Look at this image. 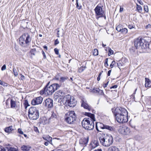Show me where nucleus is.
Returning <instances> with one entry per match:
<instances>
[{
    "mask_svg": "<svg viewBox=\"0 0 151 151\" xmlns=\"http://www.w3.org/2000/svg\"><path fill=\"white\" fill-rule=\"evenodd\" d=\"M123 8L121 6H120V8L119 10V12H121L123 11Z\"/></svg>",
    "mask_w": 151,
    "mask_h": 151,
    "instance_id": "obj_59",
    "label": "nucleus"
},
{
    "mask_svg": "<svg viewBox=\"0 0 151 151\" xmlns=\"http://www.w3.org/2000/svg\"><path fill=\"white\" fill-rule=\"evenodd\" d=\"M0 151H6V150L4 147L0 146Z\"/></svg>",
    "mask_w": 151,
    "mask_h": 151,
    "instance_id": "obj_48",
    "label": "nucleus"
},
{
    "mask_svg": "<svg viewBox=\"0 0 151 151\" xmlns=\"http://www.w3.org/2000/svg\"><path fill=\"white\" fill-rule=\"evenodd\" d=\"M31 147L28 145H23L21 147V150L23 151H28L29 150Z\"/></svg>",
    "mask_w": 151,
    "mask_h": 151,
    "instance_id": "obj_22",
    "label": "nucleus"
},
{
    "mask_svg": "<svg viewBox=\"0 0 151 151\" xmlns=\"http://www.w3.org/2000/svg\"><path fill=\"white\" fill-rule=\"evenodd\" d=\"M43 48L45 49H46V50H47V47L46 45H44V46H43Z\"/></svg>",
    "mask_w": 151,
    "mask_h": 151,
    "instance_id": "obj_62",
    "label": "nucleus"
},
{
    "mask_svg": "<svg viewBox=\"0 0 151 151\" xmlns=\"http://www.w3.org/2000/svg\"><path fill=\"white\" fill-rule=\"evenodd\" d=\"M55 95L60 97V99H63L65 95L64 92L62 90H59L55 93Z\"/></svg>",
    "mask_w": 151,
    "mask_h": 151,
    "instance_id": "obj_17",
    "label": "nucleus"
},
{
    "mask_svg": "<svg viewBox=\"0 0 151 151\" xmlns=\"http://www.w3.org/2000/svg\"><path fill=\"white\" fill-rule=\"evenodd\" d=\"M111 70H110L108 71V73H107V75L108 76H110V73H111Z\"/></svg>",
    "mask_w": 151,
    "mask_h": 151,
    "instance_id": "obj_60",
    "label": "nucleus"
},
{
    "mask_svg": "<svg viewBox=\"0 0 151 151\" xmlns=\"http://www.w3.org/2000/svg\"><path fill=\"white\" fill-rule=\"evenodd\" d=\"M96 13V17L98 19L100 17H104L106 19V17L105 16L104 12L102 10V8L101 6L98 5L94 9Z\"/></svg>",
    "mask_w": 151,
    "mask_h": 151,
    "instance_id": "obj_9",
    "label": "nucleus"
},
{
    "mask_svg": "<svg viewBox=\"0 0 151 151\" xmlns=\"http://www.w3.org/2000/svg\"><path fill=\"white\" fill-rule=\"evenodd\" d=\"M121 32L124 34H126L127 32V29L126 28H122Z\"/></svg>",
    "mask_w": 151,
    "mask_h": 151,
    "instance_id": "obj_33",
    "label": "nucleus"
},
{
    "mask_svg": "<svg viewBox=\"0 0 151 151\" xmlns=\"http://www.w3.org/2000/svg\"><path fill=\"white\" fill-rule=\"evenodd\" d=\"M18 132L20 134H24L23 132L22 131L21 129L19 128L18 129Z\"/></svg>",
    "mask_w": 151,
    "mask_h": 151,
    "instance_id": "obj_43",
    "label": "nucleus"
},
{
    "mask_svg": "<svg viewBox=\"0 0 151 151\" xmlns=\"http://www.w3.org/2000/svg\"><path fill=\"white\" fill-rule=\"evenodd\" d=\"M8 151H18V150L16 148L14 147H7Z\"/></svg>",
    "mask_w": 151,
    "mask_h": 151,
    "instance_id": "obj_29",
    "label": "nucleus"
},
{
    "mask_svg": "<svg viewBox=\"0 0 151 151\" xmlns=\"http://www.w3.org/2000/svg\"><path fill=\"white\" fill-rule=\"evenodd\" d=\"M51 151H63L61 149H58L54 150Z\"/></svg>",
    "mask_w": 151,
    "mask_h": 151,
    "instance_id": "obj_61",
    "label": "nucleus"
},
{
    "mask_svg": "<svg viewBox=\"0 0 151 151\" xmlns=\"http://www.w3.org/2000/svg\"><path fill=\"white\" fill-rule=\"evenodd\" d=\"M117 87V86L116 85H115L114 86H113L111 87H110V88L111 89L112 88H116Z\"/></svg>",
    "mask_w": 151,
    "mask_h": 151,
    "instance_id": "obj_52",
    "label": "nucleus"
},
{
    "mask_svg": "<svg viewBox=\"0 0 151 151\" xmlns=\"http://www.w3.org/2000/svg\"><path fill=\"white\" fill-rule=\"evenodd\" d=\"M36 51V49H33L31 51V53L35 52Z\"/></svg>",
    "mask_w": 151,
    "mask_h": 151,
    "instance_id": "obj_58",
    "label": "nucleus"
},
{
    "mask_svg": "<svg viewBox=\"0 0 151 151\" xmlns=\"http://www.w3.org/2000/svg\"><path fill=\"white\" fill-rule=\"evenodd\" d=\"M63 103L66 106L74 107L76 104V101L73 96L68 95L64 96L62 99Z\"/></svg>",
    "mask_w": 151,
    "mask_h": 151,
    "instance_id": "obj_4",
    "label": "nucleus"
},
{
    "mask_svg": "<svg viewBox=\"0 0 151 151\" xmlns=\"http://www.w3.org/2000/svg\"><path fill=\"white\" fill-rule=\"evenodd\" d=\"M137 9L138 11L139 12H141L142 10V7L137 4Z\"/></svg>",
    "mask_w": 151,
    "mask_h": 151,
    "instance_id": "obj_31",
    "label": "nucleus"
},
{
    "mask_svg": "<svg viewBox=\"0 0 151 151\" xmlns=\"http://www.w3.org/2000/svg\"><path fill=\"white\" fill-rule=\"evenodd\" d=\"M56 117V115H54L53 114H52V115L50 117V118H55Z\"/></svg>",
    "mask_w": 151,
    "mask_h": 151,
    "instance_id": "obj_57",
    "label": "nucleus"
},
{
    "mask_svg": "<svg viewBox=\"0 0 151 151\" xmlns=\"http://www.w3.org/2000/svg\"><path fill=\"white\" fill-rule=\"evenodd\" d=\"M6 65H4L1 67V70H4L6 69Z\"/></svg>",
    "mask_w": 151,
    "mask_h": 151,
    "instance_id": "obj_49",
    "label": "nucleus"
},
{
    "mask_svg": "<svg viewBox=\"0 0 151 151\" xmlns=\"http://www.w3.org/2000/svg\"><path fill=\"white\" fill-rule=\"evenodd\" d=\"M13 73H14V76H17L18 75V73H17V70H16V69L15 68H13Z\"/></svg>",
    "mask_w": 151,
    "mask_h": 151,
    "instance_id": "obj_35",
    "label": "nucleus"
},
{
    "mask_svg": "<svg viewBox=\"0 0 151 151\" xmlns=\"http://www.w3.org/2000/svg\"><path fill=\"white\" fill-rule=\"evenodd\" d=\"M43 100V98L41 96L36 97L32 100L31 102L32 104L35 105L39 104L42 103Z\"/></svg>",
    "mask_w": 151,
    "mask_h": 151,
    "instance_id": "obj_13",
    "label": "nucleus"
},
{
    "mask_svg": "<svg viewBox=\"0 0 151 151\" xmlns=\"http://www.w3.org/2000/svg\"><path fill=\"white\" fill-rule=\"evenodd\" d=\"M93 93L98 94V89H97V88L93 89Z\"/></svg>",
    "mask_w": 151,
    "mask_h": 151,
    "instance_id": "obj_47",
    "label": "nucleus"
},
{
    "mask_svg": "<svg viewBox=\"0 0 151 151\" xmlns=\"http://www.w3.org/2000/svg\"><path fill=\"white\" fill-rule=\"evenodd\" d=\"M145 86L146 87H149L151 86V81H150L149 79L147 78H145Z\"/></svg>",
    "mask_w": 151,
    "mask_h": 151,
    "instance_id": "obj_20",
    "label": "nucleus"
},
{
    "mask_svg": "<svg viewBox=\"0 0 151 151\" xmlns=\"http://www.w3.org/2000/svg\"><path fill=\"white\" fill-rule=\"evenodd\" d=\"M0 84L3 86H7V84L6 83H5L3 82H2L1 80H0Z\"/></svg>",
    "mask_w": 151,
    "mask_h": 151,
    "instance_id": "obj_41",
    "label": "nucleus"
},
{
    "mask_svg": "<svg viewBox=\"0 0 151 151\" xmlns=\"http://www.w3.org/2000/svg\"><path fill=\"white\" fill-rule=\"evenodd\" d=\"M49 143H50L51 145H52V142H48V141L45 142L44 143V145L46 146H47L48 145Z\"/></svg>",
    "mask_w": 151,
    "mask_h": 151,
    "instance_id": "obj_51",
    "label": "nucleus"
},
{
    "mask_svg": "<svg viewBox=\"0 0 151 151\" xmlns=\"http://www.w3.org/2000/svg\"><path fill=\"white\" fill-rule=\"evenodd\" d=\"M108 151H120L119 149L115 146H112L109 147Z\"/></svg>",
    "mask_w": 151,
    "mask_h": 151,
    "instance_id": "obj_25",
    "label": "nucleus"
},
{
    "mask_svg": "<svg viewBox=\"0 0 151 151\" xmlns=\"http://www.w3.org/2000/svg\"><path fill=\"white\" fill-rule=\"evenodd\" d=\"M119 131V133L124 135H129L131 132L129 128L124 125L120 126Z\"/></svg>",
    "mask_w": 151,
    "mask_h": 151,
    "instance_id": "obj_10",
    "label": "nucleus"
},
{
    "mask_svg": "<svg viewBox=\"0 0 151 151\" xmlns=\"http://www.w3.org/2000/svg\"><path fill=\"white\" fill-rule=\"evenodd\" d=\"M128 27L130 29L134 28L133 26L131 24H129L128 26Z\"/></svg>",
    "mask_w": 151,
    "mask_h": 151,
    "instance_id": "obj_54",
    "label": "nucleus"
},
{
    "mask_svg": "<svg viewBox=\"0 0 151 151\" xmlns=\"http://www.w3.org/2000/svg\"><path fill=\"white\" fill-rule=\"evenodd\" d=\"M141 47L142 49H147L150 48V42L145 39H142Z\"/></svg>",
    "mask_w": 151,
    "mask_h": 151,
    "instance_id": "obj_11",
    "label": "nucleus"
},
{
    "mask_svg": "<svg viewBox=\"0 0 151 151\" xmlns=\"http://www.w3.org/2000/svg\"><path fill=\"white\" fill-rule=\"evenodd\" d=\"M59 42L58 41V39H56L55 41V45H56L57 44H58L59 43Z\"/></svg>",
    "mask_w": 151,
    "mask_h": 151,
    "instance_id": "obj_53",
    "label": "nucleus"
},
{
    "mask_svg": "<svg viewBox=\"0 0 151 151\" xmlns=\"http://www.w3.org/2000/svg\"><path fill=\"white\" fill-rule=\"evenodd\" d=\"M54 50L56 54H57V55L59 54V50L57 48H55L54 49Z\"/></svg>",
    "mask_w": 151,
    "mask_h": 151,
    "instance_id": "obj_46",
    "label": "nucleus"
},
{
    "mask_svg": "<svg viewBox=\"0 0 151 151\" xmlns=\"http://www.w3.org/2000/svg\"><path fill=\"white\" fill-rule=\"evenodd\" d=\"M92 146L93 148H95L99 145V143L97 141H94L93 142L91 143Z\"/></svg>",
    "mask_w": 151,
    "mask_h": 151,
    "instance_id": "obj_26",
    "label": "nucleus"
},
{
    "mask_svg": "<svg viewBox=\"0 0 151 151\" xmlns=\"http://www.w3.org/2000/svg\"><path fill=\"white\" fill-rule=\"evenodd\" d=\"M31 40L30 36L27 33L24 34L20 37L19 44L22 47H27Z\"/></svg>",
    "mask_w": 151,
    "mask_h": 151,
    "instance_id": "obj_5",
    "label": "nucleus"
},
{
    "mask_svg": "<svg viewBox=\"0 0 151 151\" xmlns=\"http://www.w3.org/2000/svg\"><path fill=\"white\" fill-rule=\"evenodd\" d=\"M53 101L50 98H48L45 100L43 102V104L46 107L50 108L53 106Z\"/></svg>",
    "mask_w": 151,
    "mask_h": 151,
    "instance_id": "obj_12",
    "label": "nucleus"
},
{
    "mask_svg": "<svg viewBox=\"0 0 151 151\" xmlns=\"http://www.w3.org/2000/svg\"><path fill=\"white\" fill-rule=\"evenodd\" d=\"M105 129H106L111 131H114V128L106 125L105 126Z\"/></svg>",
    "mask_w": 151,
    "mask_h": 151,
    "instance_id": "obj_27",
    "label": "nucleus"
},
{
    "mask_svg": "<svg viewBox=\"0 0 151 151\" xmlns=\"http://www.w3.org/2000/svg\"><path fill=\"white\" fill-rule=\"evenodd\" d=\"M67 78L66 77H61L60 78V81L61 82H63L65 80H67Z\"/></svg>",
    "mask_w": 151,
    "mask_h": 151,
    "instance_id": "obj_37",
    "label": "nucleus"
},
{
    "mask_svg": "<svg viewBox=\"0 0 151 151\" xmlns=\"http://www.w3.org/2000/svg\"><path fill=\"white\" fill-rule=\"evenodd\" d=\"M106 125H104V124L99 122H96V130L98 132H101V131L99 130L98 128V126L100 128L102 129H105V127Z\"/></svg>",
    "mask_w": 151,
    "mask_h": 151,
    "instance_id": "obj_16",
    "label": "nucleus"
},
{
    "mask_svg": "<svg viewBox=\"0 0 151 151\" xmlns=\"http://www.w3.org/2000/svg\"><path fill=\"white\" fill-rule=\"evenodd\" d=\"M42 138L44 140L46 141H48V142H52V138L49 135L43 137Z\"/></svg>",
    "mask_w": 151,
    "mask_h": 151,
    "instance_id": "obj_23",
    "label": "nucleus"
},
{
    "mask_svg": "<svg viewBox=\"0 0 151 151\" xmlns=\"http://www.w3.org/2000/svg\"><path fill=\"white\" fill-rule=\"evenodd\" d=\"M109 83V81H108L106 83L104 84L103 85V87L104 88H106L107 87V86L108 85Z\"/></svg>",
    "mask_w": 151,
    "mask_h": 151,
    "instance_id": "obj_55",
    "label": "nucleus"
},
{
    "mask_svg": "<svg viewBox=\"0 0 151 151\" xmlns=\"http://www.w3.org/2000/svg\"><path fill=\"white\" fill-rule=\"evenodd\" d=\"M88 140V138H81L79 140V144L81 146L85 147L86 146Z\"/></svg>",
    "mask_w": 151,
    "mask_h": 151,
    "instance_id": "obj_14",
    "label": "nucleus"
},
{
    "mask_svg": "<svg viewBox=\"0 0 151 151\" xmlns=\"http://www.w3.org/2000/svg\"><path fill=\"white\" fill-rule=\"evenodd\" d=\"M42 54L43 55V59H46L47 58V57H46V56L45 55V52H44L43 50H42Z\"/></svg>",
    "mask_w": 151,
    "mask_h": 151,
    "instance_id": "obj_44",
    "label": "nucleus"
},
{
    "mask_svg": "<svg viewBox=\"0 0 151 151\" xmlns=\"http://www.w3.org/2000/svg\"><path fill=\"white\" fill-rule=\"evenodd\" d=\"M99 139L101 143L105 147L109 146L113 142V138L111 136H106L104 137H100Z\"/></svg>",
    "mask_w": 151,
    "mask_h": 151,
    "instance_id": "obj_8",
    "label": "nucleus"
},
{
    "mask_svg": "<svg viewBox=\"0 0 151 151\" xmlns=\"http://www.w3.org/2000/svg\"><path fill=\"white\" fill-rule=\"evenodd\" d=\"M122 28V25L119 24L116 27V30L118 32H121Z\"/></svg>",
    "mask_w": 151,
    "mask_h": 151,
    "instance_id": "obj_28",
    "label": "nucleus"
},
{
    "mask_svg": "<svg viewBox=\"0 0 151 151\" xmlns=\"http://www.w3.org/2000/svg\"><path fill=\"white\" fill-rule=\"evenodd\" d=\"M76 7L78 9H81V6L79 5L78 1L77 0H76Z\"/></svg>",
    "mask_w": 151,
    "mask_h": 151,
    "instance_id": "obj_36",
    "label": "nucleus"
},
{
    "mask_svg": "<svg viewBox=\"0 0 151 151\" xmlns=\"http://www.w3.org/2000/svg\"><path fill=\"white\" fill-rule=\"evenodd\" d=\"M10 104L11 108H15L17 107L16 101L12 99L11 100Z\"/></svg>",
    "mask_w": 151,
    "mask_h": 151,
    "instance_id": "obj_24",
    "label": "nucleus"
},
{
    "mask_svg": "<svg viewBox=\"0 0 151 151\" xmlns=\"http://www.w3.org/2000/svg\"><path fill=\"white\" fill-rule=\"evenodd\" d=\"M39 111L36 108L32 107L29 109L28 111V115L30 119L37 120L39 118Z\"/></svg>",
    "mask_w": 151,
    "mask_h": 151,
    "instance_id": "obj_6",
    "label": "nucleus"
},
{
    "mask_svg": "<svg viewBox=\"0 0 151 151\" xmlns=\"http://www.w3.org/2000/svg\"><path fill=\"white\" fill-rule=\"evenodd\" d=\"M146 27L147 28H151V25L150 24H148L147 25V26Z\"/></svg>",
    "mask_w": 151,
    "mask_h": 151,
    "instance_id": "obj_63",
    "label": "nucleus"
},
{
    "mask_svg": "<svg viewBox=\"0 0 151 151\" xmlns=\"http://www.w3.org/2000/svg\"><path fill=\"white\" fill-rule=\"evenodd\" d=\"M114 114L118 122L123 123L128 121V112L125 109L121 107H117L114 111Z\"/></svg>",
    "mask_w": 151,
    "mask_h": 151,
    "instance_id": "obj_1",
    "label": "nucleus"
},
{
    "mask_svg": "<svg viewBox=\"0 0 151 151\" xmlns=\"http://www.w3.org/2000/svg\"><path fill=\"white\" fill-rule=\"evenodd\" d=\"M81 106L83 107L84 108L90 111L91 109V107L89 106L86 101H82V103L81 104Z\"/></svg>",
    "mask_w": 151,
    "mask_h": 151,
    "instance_id": "obj_18",
    "label": "nucleus"
},
{
    "mask_svg": "<svg viewBox=\"0 0 151 151\" xmlns=\"http://www.w3.org/2000/svg\"><path fill=\"white\" fill-rule=\"evenodd\" d=\"M142 39H138L134 41V45L137 49L141 47Z\"/></svg>",
    "mask_w": 151,
    "mask_h": 151,
    "instance_id": "obj_15",
    "label": "nucleus"
},
{
    "mask_svg": "<svg viewBox=\"0 0 151 151\" xmlns=\"http://www.w3.org/2000/svg\"><path fill=\"white\" fill-rule=\"evenodd\" d=\"M89 118H84L82 122L83 127L86 129L92 130L94 127V121H96L94 115L90 113H86Z\"/></svg>",
    "mask_w": 151,
    "mask_h": 151,
    "instance_id": "obj_2",
    "label": "nucleus"
},
{
    "mask_svg": "<svg viewBox=\"0 0 151 151\" xmlns=\"http://www.w3.org/2000/svg\"><path fill=\"white\" fill-rule=\"evenodd\" d=\"M50 83V82H48L44 88L40 91V94H44L46 96L51 95L60 86L58 83H54L49 86Z\"/></svg>",
    "mask_w": 151,
    "mask_h": 151,
    "instance_id": "obj_3",
    "label": "nucleus"
},
{
    "mask_svg": "<svg viewBox=\"0 0 151 151\" xmlns=\"http://www.w3.org/2000/svg\"><path fill=\"white\" fill-rule=\"evenodd\" d=\"M93 55L94 56H97L98 55V51L97 49H94L93 51Z\"/></svg>",
    "mask_w": 151,
    "mask_h": 151,
    "instance_id": "obj_30",
    "label": "nucleus"
},
{
    "mask_svg": "<svg viewBox=\"0 0 151 151\" xmlns=\"http://www.w3.org/2000/svg\"><path fill=\"white\" fill-rule=\"evenodd\" d=\"M108 59L107 58H106L105 59V62L104 63V66L106 67H107L109 65L108 64Z\"/></svg>",
    "mask_w": 151,
    "mask_h": 151,
    "instance_id": "obj_40",
    "label": "nucleus"
},
{
    "mask_svg": "<svg viewBox=\"0 0 151 151\" xmlns=\"http://www.w3.org/2000/svg\"><path fill=\"white\" fill-rule=\"evenodd\" d=\"M115 64V61L114 60L113 61L110 65V67L111 68H113Z\"/></svg>",
    "mask_w": 151,
    "mask_h": 151,
    "instance_id": "obj_38",
    "label": "nucleus"
},
{
    "mask_svg": "<svg viewBox=\"0 0 151 151\" xmlns=\"http://www.w3.org/2000/svg\"><path fill=\"white\" fill-rule=\"evenodd\" d=\"M123 64V63L121 61H119L117 63V65L119 68H121Z\"/></svg>",
    "mask_w": 151,
    "mask_h": 151,
    "instance_id": "obj_32",
    "label": "nucleus"
},
{
    "mask_svg": "<svg viewBox=\"0 0 151 151\" xmlns=\"http://www.w3.org/2000/svg\"><path fill=\"white\" fill-rule=\"evenodd\" d=\"M137 1L141 5H143V3L141 0H137Z\"/></svg>",
    "mask_w": 151,
    "mask_h": 151,
    "instance_id": "obj_56",
    "label": "nucleus"
},
{
    "mask_svg": "<svg viewBox=\"0 0 151 151\" xmlns=\"http://www.w3.org/2000/svg\"><path fill=\"white\" fill-rule=\"evenodd\" d=\"M103 72V71H102L101 72H100L99 74V75L98 76V77L97 78V80L98 81H99L100 79V76L102 74V73Z\"/></svg>",
    "mask_w": 151,
    "mask_h": 151,
    "instance_id": "obj_42",
    "label": "nucleus"
},
{
    "mask_svg": "<svg viewBox=\"0 0 151 151\" xmlns=\"http://www.w3.org/2000/svg\"><path fill=\"white\" fill-rule=\"evenodd\" d=\"M41 122L43 124H46L49 122V120L45 117H42L41 119Z\"/></svg>",
    "mask_w": 151,
    "mask_h": 151,
    "instance_id": "obj_19",
    "label": "nucleus"
},
{
    "mask_svg": "<svg viewBox=\"0 0 151 151\" xmlns=\"http://www.w3.org/2000/svg\"><path fill=\"white\" fill-rule=\"evenodd\" d=\"M144 9L146 12H148V7L147 6V5L145 6Z\"/></svg>",
    "mask_w": 151,
    "mask_h": 151,
    "instance_id": "obj_45",
    "label": "nucleus"
},
{
    "mask_svg": "<svg viewBox=\"0 0 151 151\" xmlns=\"http://www.w3.org/2000/svg\"><path fill=\"white\" fill-rule=\"evenodd\" d=\"M94 151H102L101 149H98L97 150H95Z\"/></svg>",
    "mask_w": 151,
    "mask_h": 151,
    "instance_id": "obj_64",
    "label": "nucleus"
},
{
    "mask_svg": "<svg viewBox=\"0 0 151 151\" xmlns=\"http://www.w3.org/2000/svg\"><path fill=\"white\" fill-rule=\"evenodd\" d=\"M14 129L12 126H10L9 127H6L5 129V131L6 133H10L12 131L14 130Z\"/></svg>",
    "mask_w": 151,
    "mask_h": 151,
    "instance_id": "obj_21",
    "label": "nucleus"
},
{
    "mask_svg": "<svg viewBox=\"0 0 151 151\" xmlns=\"http://www.w3.org/2000/svg\"><path fill=\"white\" fill-rule=\"evenodd\" d=\"M34 130L36 132H37L38 133H39V130L36 127H34Z\"/></svg>",
    "mask_w": 151,
    "mask_h": 151,
    "instance_id": "obj_50",
    "label": "nucleus"
},
{
    "mask_svg": "<svg viewBox=\"0 0 151 151\" xmlns=\"http://www.w3.org/2000/svg\"><path fill=\"white\" fill-rule=\"evenodd\" d=\"M65 117L66 122L70 124H73L76 119L75 113L73 111L68 112L65 114Z\"/></svg>",
    "mask_w": 151,
    "mask_h": 151,
    "instance_id": "obj_7",
    "label": "nucleus"
},
{
    "mask_svg": "<svg viewBox=\"0 0 151 151\" xmlns=\"http://www.w3.org/2000/svg\"><path fill=\"white\" fill-rule=\"evenodd\" d=\"M114 53L113 51L110 48H109V53L108 56H110L111 55L113 54Z\"/></svg>",
    "mask_w": 151,
    "mask_h": 151,
    "instance_id": "obj_34",
    "label": "nucleus"
},
{
    "mask_svg": "<svg viewBox=\"0 0 151 151\" xmlns=\"http://www.w3.org/2000/svg\"><path fill=\"white\" fill-rule=\"evenodd\" d=\"M104 94L103 91L102 90L98 89V94L99 95H102Z\"/></svg>",
    "mask_w": 151,
    "mask_h": 151,
    "instance_id": "obj_39",
    "label": "nucleus"
}]
</instances>
